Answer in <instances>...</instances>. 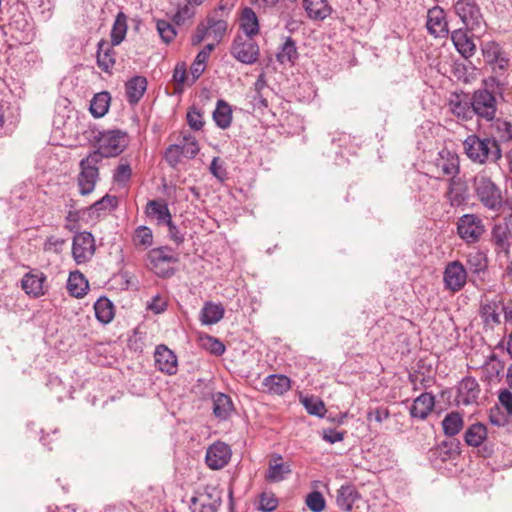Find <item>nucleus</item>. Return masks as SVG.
<instances>
[{
  "instance_id": "cd10ccee",
  "label": "nucleus",
  "mask_w": 512,
  "mask_h": 512,
  "mask_svg": "<svg viewBox=\"0 0 512 512\" xmlns=\"http://www.w3.org/2000/svg\"><path fill=\"white\" fill-rule=\"evenodd\" d=\"M303 8L309 19L322 21L332 13L328 0H302Z\"/></svg>"
},
{
  "instance_id": "473e14b6",
  "label": "nucleus",
  "mask_w": 512,
  "mask_h": 512,
  "mask_svg": "<svg viewBox=\"0 0 512 512\" xmlns=\"http://www.w3.org/2000/svg\"><path fill=\"white\" fill-rule=\"evenodd\" d=\"M113 44L106 40H101L98 43L97 49V65L104 72H110L115 65V50Z\"/></svg>"
},
{
  "instance_id": "bb28decb",
  "label": "nucleus",
  "mask_w": 512,
  "mask_h": 512,
  "mask_svg": "<svg viewBox=\"0 0 512 512\" xmlns=\"http://www.w3.org/2000/svg\"><path fill=\"white\" fill-rule=\"evenodd\" d=\"M434 406V395L429 392H424L414 399L410 408V416L419 420H425L433 411Z\"/></svg>"
},
{
  "instance_id": "f3484780",
  "label": "nucleus",
  "mask_w": 512,
  "mask_h": 512,
  "mask_svg": "<svg viewBox=\"0 0 512 512\" xmlns=\"http://www.w3.org/2000/svg\"><path fill=\"white\" fill-rule=\"evenodd\" d=\"M471 95L464 92H454L450 95L447 108L459 121H470L474 117Z\"/></svg>"
},
{
  "instance_id": "dca6fc26",
  "label": "nucleus",
  "mask_w": 512,
  "mask_h": 512,
  "mask_svg": "<svg viewBox=\"0 0 512 512\" xmlns=\"http://www.w3.org/2000/svg\"><path fill=\"white\" fill-rule=\"evenodd\" d=\"M95 253V240L90 232H80L73 237L72 256L77 264L88 262Z\"/></svg>"
},
{
  "instance_id": "69168bd1",
  "label": "nucleus",
  "mask_w": 512,
  "mask_h": 512,
  "mask_svg": "<svg viewBox=\"0 0 512 512\" xmlns=\"http://www.w3.org/2000/svg\"><path fill=\"white\" fill-rule=\"evenodd\" d=\"M64 244L65 240L63 238L50 236L44 242L43 249L46 252H54L58 254L62 251Z\"/></svg>"
},
{
  "instance_id": "37998d69",
  "label": "nucleus",
  "mask_w": 512,
  "mask_h": 512,
  "mask_svg": "<svg viewBox=\"0 0 512 512\" xmlns=\"http://www.w3.org/2000/svg\"><path fill=\"white\" fill-rule=\"evenodd\" d=\"M276 58L281 64H294L298 58V52L295 41L291 37H287L285 42L280 46Z\"/></svg>"
},
{
  "instance_id": "c9c22d12",
  "label": "nucleus",
  "mask_w": 512,
  "mask_h": 512,
  "mask_svg": "<svg viewBox=\"0 0 512 512\" xmlns=\"http://www.w3.org/2000/svg\"><path fill=\"white\" fill-rule=\"evenodd\" d=\"M111 103V95L107 91L96 93L90 101V113L95 118L103 117L107 114Z\"/></svg>"
},
{
  "instance_id": "0eeeda50",
  "label": "nucleus",
  "mask_w": 512,
  "mask_h": 512,
  "mask_svg": "<svg viewBox=\"0 0 512 512\" xmlns=\"http://www.w3.org/2000/svg\"><path fill=\"white\" fill-rule=\"evenodd\" d=\"M481 50L485 63L491 68L489 77H496L508 86L509 82L505 72L509 67L510 59L507 53L495 41L485 42Z\"/></svg>"
},
{
  "instance_id": "09e8293b",
  "label": "nucleus",
  "mask_w": 512,
  "mask_h": 512,
  "mask_svg": "<svg viewBox=\"0 0 512 512\" xmlns=\"http://www.w3.org/2000/svg\"><path fill=\"white\" fill-rule=\"evenodd\" d=\"M133 243L136 247L147 249L153 244L152 230L147 226H138L133 235Z\"/></svg>"
},
{
  "instance_id": "58836bf2",
  "label": "nucleus",
  "mask_w": 512,
  "mask_h": 512,
  "mask_svg": "<svg viewBox=\"0 0 512 512\" xmlns=\"http://www.w3.org/2000/svg\"><path fill=\"white\" fill-rule=\"evenodd\" d=\"M89 288L88 281L80 272H73L69 275L67 289L70 295L76 298H82L86 295Z\"/></svg>"
},
{
  "instance_id": "a19ab883",
  "label": "nucleus",
  "mask_w": 512,
  "mask_h": 512,
  "mask_svg": "<svg viewBox=\"0 0 512 512\" xmlns=\"http://www.w3.org/2000/svg\"><path fill=\"white\" fill-rule=\"evenodd\" d=\"M224 316V308L221 304L206 302L201 310V322L211 325L219 322Z\"/></svg>"
},
{
  "instance_id": "20e7f679",
  "label": "nucleus",
  "mask_w": 512,
  "mask_h": 512,
  "mask_svg": "<svg viewBox=\"0 0 512 512\" xmlns=\"http://www.w3.org/2000/svg\"><path fill=\"white\" fill-rule=\"evenodd\" d=\"M224 14L225 8L223 5H219L217 9L209 13L206 18L198 24L191 38L192 44L199 45L205 39L221 42L228 28L227 14Z\"/></svg>"
},
{
  "instance_id": "a878e982",
  "label": "nucleus",
  "mask_w": 512,
  "mask_h": 512,
  "mask_svg": "<svg viewBox=\"0 0 512 512\" xmlns=\"http://www.w3.org/2000/svg\"><path fill=\"white\" fill-rule=\"evenodd\" d=\"M239 28L246 37L254 38L260 32V22L258 15L250 6L243 7L238 17Z\"/></svg>"
},
{
  "instance_id": "423d86ee",
  "label": "nucleus",
  "mask_w": 512,
  "mask_h": 512,
  "mask_svg": "<svg viewBox=\"0 0 512 512\" xmlns=\"http://www.w3.org/2000/svg\"><path fill=\"white\" fill-rule=\"evenodd\" d=\"M147 267L157 276L166 278L174 274L172 265L179 261V255L169 246L151 249L146 256Z\"/></svg>"
},
{
  "instance_id": "052dcab7",
  "label": "nucleus",
  "mask_w": 512,
  "mask_h": 512,
  "mask_svg": "<svg viewBox=\"0 0 512 512\" xmlns=\"http://www.w3.org/2000/svg\"><path fill=\"white\" fill-rule=\"evenodd\" d=\"M182 150L180 149V144H172L165 150V160L172 167H175L181 159Z\"/></svg>"
},
{
  "instance_id": "a18cd8bd",
  "label": "nucleus",
  "mask_w": 512,
  "mask_h": 512,
  "mask_svg": "<svg viewBox=\"0 0 512 512\" xmlns=\"http://www.w3.org/2000/svg\"><path fill=\"white\" fill-rule=\"evenodd\" d=\"M459 453V442L456 439L443 441L434 450V455L442 461L454 459Z\"/></svg>"
},
{
  "instance_id": "a211bd4d",
  "label": "nucleus",
  "mask_w": 512,
  "mask_h": 512,
  "mask_svg": "<svg viewBox=\"0 0 512 512\" xmlns=\"http://www.w3.org/2000/svg\"><path fill=\"white\" fill-rule=\"evenodd\" d=\"M426 28L435 38H446L450 34L444 8L435 5L427 11Z\"/></svg>"
},
{
  "instance_id": "0e129e2a",
  "label": "nucleus",
  "mask_w": 512,
  "mask_h": 512,
  "mask_svg": "<svg viewBox=\"0 0 512 512\" xmlns=\"http://www.w3.org/2000/svg\"><path fill=\"white\" fill-rule=\"evenodd\" d=\"M187 122L190 128L195 131L201 130L204 125L202 114L195 108L188 111Z\"/></svg>"
},
{
  "instance_id": "b1692460",
  "label": "nucleus",
  "mask_w": 512,
  "mask_h": 512,
  "mask_svg": "<svg viewBox=\"0 0 512 512\" xmlns=\"http://www.w3.org/2000/svg\"><path fill=\"white\" fill-rule=\"evenodd\" d=\"M511 231L507 223H496L491 229V244L497 254L508 255L511 246Z\"/></svg>"
},
{
  "instance_id": "7ed1b4c3",
  "label": "nucleus",
  "mask_w": 512,
  "mask_h": 512,
  "mask_svg": "<svg viewBox=\"0 0 512 512\" xmlns=\"http://www.w3.org/2000/svg\"><path fill=\"white\" fill-rule=\"evenodd\" d=\"M462 145L465 155L474 164H497L503 157L502 148L489 136L481 138L477 134H469Z\"/></svg>"
},
{
  "instance_id": "4d7b16f0",
  "label": "nucleus",
  "mask_w": 512,
  "mask_h": 512,
  "mask_svg": "<svg viewBox=\"0 0 512 512\" xmlns=\"http://www.w3.org/2000/svg\"><path fill=\"white\" fill-rule=\"evenodd\" d=\"M278 507V499L271 492H263L259 497L258 510L272 512Z\"/></svg>"
},
{
  "instance_id": "72a5a7b5",
  "label": "nucleus",
  "mask_w": 512,
  "mask_h": 512,
  "mask_svg": "<svg viewBox=\"0 0 512 512\" xmlns=\"http://www.w3.org/2000/svg\"><path fill=\"white\" fill-rule=\"evenodd\" d=\"M234 411V405L230 396L218 392L213 395V413L219 420H227Z\"/></svg>"
},
{
  "instance_id": "4c0bfd02",
  "label": "nucleus",
  "mask_w": 512,
  "mask_h": 512,
  "mask_svg": "<svg viewBox=\"0 0 512 512\" xmlns=\"http://www.w3.org/2000/svg\"><path fill=\"white\" fill-rule=\"evenodd\" d=\"M213 120L221 129H227L232 123V108L224 100L217 101L216 108L213 111Z\"/></svg>"
},
{
  "instance_id": "6ab92c4d",
  "label": "nucleus",
  "mask_w": 512,
  "mask_h": 512,
  "mask_svg": "<svg viewBox=\"0 0 512 512\" xmlns=\"http://www.w3.org/2000/svg\"><path fill=\"white\" fill-rule=\"evenodd\" d=\"M469 197V186L465 180L460 177H454L448 180L445 198L451 207L457 208L465 205Z\"/></svg>"
},
{
  "instance_id": "9d476101",
  "label": "nucleus",
  "mask_w": 512,
  "mask_h": 512,
  "mask_svg": "<svg viewBox=\"0 0 512 512\" xmlns=\"http://www.w3.org/2000/svg\"><path fill=\"white\" fill-rule=\"evenodd\" d=\"M221 504L222 491L216 486L207 485L190 498L189 509L191 512H218Z\"/></svg>"
},
{
  "instance_id": "5701e85b",
  "label": "nucleus",
  "mask_w": 512,
  "mask_h": 512,
  "mask_svg": "<svg viewBox=\"0 0 512 512\" xmlns=\"http://www.w3.org/2000/svg\"><path fill=\"white\" fill-rule=\"evenodd\" d=\"M480 393V387L475 378L464 377L457 388L456 402L458 405H470L475 403Z\"/></svg>"
},
{
  "instance_id": "864d4df0",
  "label": "nucleus",
  "mask_w": 512,
  "mask_h": 512,
  "mask_svg": "<svg viewBox=\"0 0 512 512\" xmlns=\"http://www.w3.org/2000/svg\"><path fill=\"white\" fill-rule=\"evenodd\" d=\"M182 154L187 158H194L199 152V145L194 136L191 134L183 135V143L180 144Z\"/></svg>"
},
{
  "instance_id": "f8f14e48",
  "label": "nucleus",
  "mask_w": 512,
  "mask_h": 512,
  "mask_svg": "<svg viewBox=\"0 0 512 512\" xmlns=\"http://www.w3.org/2000/svg\"><path fill=\"white\" fill-rule=\"evenodd\" d=\"M100 162L98 156L91 153L80 161V172L77 180L81 195H88L94 190L99 179L98 165Z\"/></svg>"
},
{
  "instance_id": "2f4dec72",
  "label": "nucleus",
  "mask_w": 512,
  "mask_h": 512,
  "mask_svg": "<svg viewBox=\"0 0 512 512\" xmlns=\"http://www.w3.org/2000/svg\"><path fill=\"white\" fill-rule=\"evenodd\" d=\"M147 79L143 76H134L125 83L126 98L130 105H136L147 89Z\"/></svg>"
},
{
  "instance_id": "c85d7f7f",
  "label": "nucleus",
  "mask_w": 512,
  "mask_h": 512,
  "mask_svg": "<svg viewBox=\"0 0 512 512\" xmlns=\"http://www.w3.org/2000/svg\"><path fill=\"white\" fill-rule=\"evenodd\" d=\"M283 458L280 454L272 455L269 461V467L266 474V480L268 482H280L285 479L287 475L292 472L289 463L282 462Z\"/></svg>"
},
{
  "instance_id": "f257e3e1",
  "label": "nucleus",
  "mask_w": 512,
  "mask_h": 512,
  "mask_svg": "<svg viewBox=\"0 0 512 512\" xmlns=\"http://www.w3.org/2000/svg\"><path fill=\"white\" fill-rule=\"evenodd\" d=\"M508 86L496 77H486L481 87L471 94L474 116L483 121H493L497 115V97L504 98Z\"/></svg>"
},
{
  "instance_id": "2eb2a0df",
  "label": "nucleus",
  "mask_w": 512,
  "mask_h": 512,
  "mask_svg": "<svg viewBox=\"0 0 512 512\" xmlns=\"http://www.w3.org/2000/svg\"><path fill=\"white\" fill-rule=\"evenodd\" d=\"M467 270L458 260L447 263L443 272V283L446 290L459 292L467 283Z\"/></svg>"
},
{
  "instance_id": "774afa93",
  "label": "nucleus",
  "mask_w": 512,
  "mask_h": 512,
  "mask_svg": "<svg viewBox=\"0 0 512 512\" xmlns=\"http://www.w3.org/2000/svg\"><path fill=\"white\" fill-rule=\"evenodd\" d=\"M209 169L211 174L221 181H223L227 176L226 169L223 167V164L218 157H214L212 159Z\"/></svg>"
},
{
  "instance_id": "412c9836",
  "label": "nucleus",
  "mask_w": 512,
  "mask_h": 512,
  "mask_svg": "<svg viewBox=\"0 0 512 512\" xmlns=\"http://www.w3.org/2000/svg\"><path fill=\"white\" fill-rule=\"evenodd\" d=\"M467 27L453 30L449 35L457 52L465 59L471 58L476 52V45L468 35Z\"/></svg>"
},
{
  "instance_id": "9b49d317",
  "label": "nucleus",
  "mask_w": 512,
  "mask_h": 512,
  "mask_svg": "<svg viewBox=\"0 0 512 512\" xmlns=\"http://www.w3.org/2000/svg\"><path fill=\"white\" fill-rule=\"evenodd\" d=\"M457 234L466 244L479 242L486 228L482 218L473 213L464 214L456 223Z\"/></svg>"
},
{
  "instance_id": "ddd939ff",
  "label": "nucleus",
  "mask_w": 512,
  "mask_h": 512,
  "mask_svg": "<svg viewBox=\"0 0 512 512\" xmlns=\"http://www.w3.org/2000/svg\"><path fill=\"white\" fill-rule=\"evenodd\" d=\"M230 53L237 61L252 65L259 59L260 48L254 38L238 35L232 42Z\"/></svg>"
},
{
  "instance_id": "bf43d9fd",
  "label": "nucleus",
  "mask_w": 512,
  "mask_h": 512,
  "mask_svg": "<svg viewBox=\"0 0 512 512\" xmlns=\"http://www.w3.org/2000/svg\"><path fill=\"white\" fill-rule=\"evenodd\" d=\"M118 205V199L116 196L106 194L103 196L100 200L96 201L91 209L95 211H101V210H112L115 209Z\"/></svg>"
},
{
  "instance_id": "e433bc0d",
  "label": "nucleus",
  "mask_w": 512,
  "mask_h": 512,
  "mask_svg": "<svg viewBox=\"0 0 512 512\" xmlns=\"http://www.w3.org/2000/svg\"><path fill=\"white\" fill-rule=\"evenodd\" d=\"M263 385L267 388L268 392L276 395L284 394L291 387L290 379L280 374L267 376L263 381Z\"/></svg>"
},
{
  "instance_id": "8fccbe9b",
  "label": "nucleus",
  "mask_w": 512,
  "mask_h": 512,
  "mask_svg": "<svg viewBox=\"0 0 512 512\" xmlns=\"http://www.w3.org/2000/svg\"><path fill=\"white\" fill-rule=\"evenodd\" d=\"M132 176V169L130 163L121 158L119 165L114 171L113 180L120 185H126Z\"/></svg>"
},
{
  "instance_id": "e2e57ef3",
  "label": "nucleus",
  "mask_w": 512,
  "mask_h": 512,
  "mask_svg": "<svg viewBox=\"0 0 512 512\" xmlns=\"http://www.w3.org/2000/svg\"><path fill=\"white\" fill-rule=\"evenodd\" d=\"M167 306V300L160 294H157L148 302L147 309L155 314H161L166 311Z\"/></svg>"
},
{
  "instance_id": "338daca9",
  "label": "nucleus",
  "mask_w": 512,
  "mask_h": 512,
  "mask_svg": "<svg viewBox=\"0 0 512 512\" xmlns=\"http://www.w3.org/2000/svg\"><path fill=\"white\" fill-rule=\"evenodd\" d=\"M194 15L193 8L189 4H185L184 6L180 7L175 15L173 16V21L177 25L183 24L187 19L192 18Z\"/></svg>"
},
{
  "instance_id": "1a4fd4ad",
  "label": "nucleus",
  "mask_w": 512,
  "mask_h": 512,
  "mask_svg": "<svg viewBox=\"0 0 512 512\" xmlns=\"http://www.w3.org/2000/svg\"><path fill=\"white\" fill-rule=\"evenodd\" d=\"M428 171L431 177L442 179L457 177L460 172L459 156L448 149L441 150L437 157L429 164Z\"/></svg>"
},
{
  "instance_id": "680f3d73",
  "label": "nucleus",
  "mask_w": 512,
  "mask_h": 512,
  "mask_svg": "<svg viewBox=\"0 0 512 512\" xmlns=\"http://www.w3.org/2000/svg\"><path fill=\"white\" fill-rule=\"evenodd\" d=\"M303 404L311 415L322 416L325 411V406L322 401L314 398H305Z\"/></svg>"
},
{
  "instance_id": "f704fd0d",
  "label": "nucleus",
  "mask_w": 512,
  "mask_h": 512,
  "mask_svg": "<svg viewBox=\"0 0 512 512\" xmlns=\"http://www.w3.org/2000/svg\"><path fill=\"white\" fill-rule=\"evenodd\" d=\"M146 214L148 217L155 218L158 225L166 224L172 219L168 205L164 200H150L147 203Z\"/></svg>"
},
{
  "instance_id": "aec40b11",
  "label": "nucleus",
  "mask_w": 512,
  "mask_h": 512,
  "mask_svg": "<svg viewBox=\"0 0 512 512\" xmlns=\"http://www.w3.org/2000/svg\"><path fill=\"white\" fill-rule=\"evenodd\" d=\"M231 455L230 446L224 442L217 441L208 447L205 461L209 468L218 470L229 463Z\"/></svg>"
},
{
  "instance_id": "5fc2aeb1",
  "label": "nucleus",
  "mask_w": 512,
  "mask_h": 512,
  "mask_svg": "<svg viewBox=\"0 0 512 512\" xmlns=\"http://www.w3.org/2000/svg\"><path fill=\"white\" fill-rule=\"evenodd\" d=\"M251 6H255L263 11L273 9L279 4L289 7L296 3L297 0H247Z\"/></svg>"
},
{
  "instance_id": "c756f323",
  "label": "nucleus",
  "mask_w": 512,
  "mask_h": 512,
  "mask_svg": "<svg viewBox=\"0 0 512 512\" xmlns=\"http://www.w3.org/2000/svg\"><path fill=\"white\" fill-rule=\"evenodd\" d=\"M491 123V133L489 138L494 139L496 144L501 147V144L512 142V123L503 119L497 118Z\"/></svg>"
},
{
  "instance_id": "ea45409f",
  "label": "nucleus",
  "mask_w": 512,
  "mask_h": 512,
  "mask_svg": "<svg viewBox=\"0 0 512 512\" xmlns=\"http://www.w3.org/2000/svg\"><path fill=\"white\" fill-rule=\"evenodd\" d=\"M94 311L97 320L108 324L114 317V305L107 297H100L94 304Z\"/></svg>"
},
{
  "instance_id": "6e6d98bb",
  "label": "nucleus",
  "mask_w": 512,
  "mask_h": 512,
  "mask_svg": "<svg viewBox=\"0 0 512 512\" xmlns=\"http://www.w3.org/2000/svg\"><path fill=\"white\" fill-rule=\"evenodd\" d=\"M306 505L312 512H322L325 509V499L319 491H312L306 497Z\"/></svg>"
},
{
  "instance_id": "49530a36",
  "label": "nucleus",
  "mask_w": 512,
  "mask_h": 512,
  "mask_svg": "<svg viewBox=\"0 0 512 512\" xmlns=\"http://www.w3.org/2000/svg\"><path fill=\"white\" fill-rule=\"evenodd\" d=\"M127 29V16L123 12H119L116 15L111 30V43L113 45H119L125 39Z\"/></svg>"
},
{
  "instance_id": "7c9ffc66",
  "label": "nucleus",
  "mask_w": 512,
  "mask_h": 512,
  "mask_svg": "<svg viewBox=\"0 0 512 512\" xmlns=\"http://www.w3.org/2000/svg\"><path fill=\"white\" fill-rule=\"evenodd\" d=\"M359 499L360 494L353 484H344L337 490L336 504L342 511H351L354 503Z\"/></svg>"
},
{
  "instance_id": "39448f33",
  "label": "nucleus",
  "mask_w": 512,
  "mask_h": 512,
  "mask_svg": "<svg viewBox=\"0 0 512 512\" xmlns=\"http://www.w3.org/2000/svg\"><path fill=\"white\" fill-rule=\"evenodd\" d=\"M473 189L477 200L486 209L496 212L502 208V191L485 172H480L474 176Z\"/></svg>"
},
{
  "instance_id": "13d9d810",
  "label": "nucleus",
  "mask_w": 512,
  "mask_h": 512,
  "mask_svg": "<svg viewBox=\"0 0 512 512\" xmlns=\"http://www.w3.org/2000/svg\"><path fill=\"white\" fill-rule=\"evenodd\" d=\"M203 346L216 356H221L226 350L222 341L213 336H206L203 338Z\"/></svg>"
},
{
  "instance_id": "6e6552de",
  "label": "nucleus",
  "mask_w": 512,
  "mask_h": 512,
  "mask_svg": "<svg viewBox=\"0 0 512 512\" xmlns=\"http://www.w3.org/2000/svg\"><path fill=\"white\" fill-rule=\"evenodd\" d=\"M453 12L471 32L485 31V20L476 0H454Z\"/></svg>"
},
{
  "instance_id": "603ef678",
  "label": "nucleus",
  "mask_w": 512,
  "mask_h": 512,
  "mask_svg": "<svg viewBox=\"0 0 512 512\" xmlns=\"http://www.w3.org/2000/svg\"><path fill=\"white\" fill-rule=\"evenodd\" d=\"M504 367V362H502L494 353L488 357V360L484 365V369L490 379L493 377H498L504 371Z\"/></svg>"
},
{
  "instance_id": "393cba45",
  "label": "nucleus",
  "mask_w": 512,
  "mask_h": 512,
  "mask_svg": "<svg viewBox=\"0 0 512 512\" xmlns=\"http://www.w3.org/2000/svg\"><path fill=\"white\" fill-rule=\"evenodd\" d=\"M46 281V276L42 271L32 270L26 273L22 280L21 286L26 294L37 298L44 295V283Z\"/></svg>"
},
{
  "instance_id": "de8ad7c7",
  "label": "nucleus",
  "mask_w": 512,
  "mask_h": 512,
  "mask_svg": "<svg viewBox=\"0 0 512 512\" xmlns=\"http://www.w3.org/2000/svg\"><path fill=\"white\" fill-rule=\"evenodd\" d=\"M480 316L485 325H498L500 324V314L498 313V305L496 302H488L481 304Z\"/></svg>"
},
{
  "instance_id": "3c124183",
  "label": "nucleus",
  "mask_w": 512,
  "mask_h": 512,
  "mask_svg": "<svg viewBox=\"0 0 512 512\" xmlns=\"http://www.w3.org/2000/svg\"><path fill=\"white\" fill-rule=\"evenodd\" d=\"M156 29L162 41L166 44L171 43L177 35L175 27L167 20H157Z\"/></svg>"
},
{
  "instance_id": "79ce46f5",
  "label": "nucleus",
  "mask_w": 512,
  "mask_h": 512,
  "mask_svg": "<svg viewBox=\"0 0 512 512\" xmlns=\"http://www.w3.org/2000/svg\"><path fill=\"white\" fill-rule=\"evenodd\" d=\"M467 267L474 275L485 273L488 269V259L485 253L474 251L467 255Z\"/></svg>"
},
{
  "instance_id": "c03bdc74",
  "label": "nucleus",
  "mask_w": 512,
  "mask_h": 512,
  "mask_svg": "<svg viewBox=\"0 0 512 512\" xmlns=\"http://www.w3.org/2000/svg\"><path fill=\"white\" fill-rule=\"evenodd\" d=\"M463 425V417L458 412L448 413L442 421L444 434L450 437L457 435L462 430Z\"/></svg>"
},
{
  "instance_id": "f03ea898",
  "label": "nucleus",
  "mask_w": 512,
  "mask_h": 512,
  "mask_svg": "<svg viewBox=\"0 0 512 512\" xmlns=\"http://www.w3.org/2000/svg\"><path fill=\"white\" fill-rule=\"evenodd\" d=\"M90 141L96 147L91 154H96L98 159L111 158L119 156L129 144V136L126 131L121 129L100 130L94 128L91 130Z\"/></svg>"
},
{
  "instance_id": "4468645a",
  "label": "nucleus",
  "mask_w": 512,
  "mask_h": 512,
  "mask_svg": "<svg viewBox=\"0 0 512 512\" xmlns=\"http://www.w3.org/2000/svg\"><path fill=\"white\" fill-rule=\"evenodd\" d=\"M464 440L468 446L479 447V453L483 457H491L494 453V445L489 440L487 427L482 423L470 425L464 433Z\"/></svg>"
},
{
  "instance_id": "4be33fe9",
  "label": "nucleus",
  "mask_w": 512,
  "mask_h": 512,
  "mask_svg": "<svg viewBox=\"0 0 512 512\" xmlns=\"http://www.w3.org/2000/svg\"><path fill=\"white\" fill-rule=\"evenodd\" d=\"M155 365L163 373L174 375L178 370L176 354L166 345H158L154 352Z\"/></svg>"
}]
</instances>
